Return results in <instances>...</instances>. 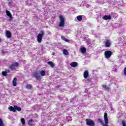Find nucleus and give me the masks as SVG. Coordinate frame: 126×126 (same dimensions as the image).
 Wrapping results in <instances>:
<instances>
[{
	"mask_svg": "<svg viewBox=\"0 0 126 126\" xmlns=\"http://www.w3.org/2000/svg\"><path fill=\"white\" fill-rule=\"evenodd\" d=\"M103 88L104 89V90H109V89H110V88L109 87L106 86H103Z\"/></svg>",
	"mask_w": 126,
	"mask_h": 126,
	"instance_id": "nucleus-27",
	"label": "nucleus"
},
{
	"mask_svg": "<svg viewBox=\"0 0 126 126\" xmlns=\"http://www.w3.org/2000/svg\"><path fill=\"white\" fill-rule=\"evenodd\" d=\"M21 122L22 125H25V120L24 119V118H22L21 119Z\"/></svg>",
	"mask_w": 126,
	"mask_h": 126,
	"instance_id": "nucleus-26",
	"label": "nucleus"
},
{
	"mask_svg": "<svg viewBox=\"0 0 126 126\" xmlns=\"http://www.w3.org/2000/svg\"><path fill=\"white\" fill-rule=\"evenodd\" d=\"M17 78H14L12 81L13 86H16L17 84Z\"/></svg>",
	"mask_w": 126,
	"mask_h": 126,
	"instance_id": "nucleus-13",
	"label": "nucleus"
},
{
	"mask_svg": "<svg viewBox=\"0 0 126 126\" xmlns=\"http://www.w3.org/2000/svg\"><path fill=\"white\" fill-rule=\"evenodd\" d=\"M60 23L59 24V27H63L64 26V17L63 16H60Z\"/></svg>",
	"mask_w": 126,
	"mask_h": 126,
	"instance_id": "nucleus-3",
	"label": "nucleus"
},
{
	"mask_svg": "<svg viewBox=\"0 0 126 126\" xmlns=\"http://www.w3.org/2000/svg\"><path fill=\"white\" fill-rule=\"evenodd\" d=\"M28 124L29 126H32L33 125V120L31 119L30 121H28Z\"/></svg>",
	"mask_w": 126,
	"mask_h": 126,
	"instance_id": "nucleus-24",
	"label": "nucleus"
},
{
	"mask_svg": "<svg viewBox=\"0 0 126 126\" xmlns=\"http://www.w3.org/2000/svg\"><path fill=\"white\" fill-rule=\"evenodd\" d=\"M15 111L16 112V111H21L22 109L20 108V107H18V106H17L16 105H15Z\"/></svg>",
	"mask_w": 126,
	"mask_h": 126,
	"instance_id": "nucleus-19",
	"label": "nucleus"
},
{
	"mask_svg": "<svg viewBox=\"0 0 126 126\" xmlns=\"http://www.w3.org/2000/svg\"><path fill=\"white\" fill-rule=\"evenodd\" d=\"M105 47H106V48L111 47V41L110 40H106L105 42Z\"/></svg>",
	"mask_w": 126,
	"mask_h": 126,
	"instance_id": "nucleus-8",
	"label": "nucleus"
},
{
	"mask_svg": "<svg viewBox=\"0 0 126 126\" xmlns=\"http://www.w3.org/2000/svg\"><path fill=\"white\" fill-rule=\"evenodd\" d=\"M104 120L105 124L103 123V121L101 120V119H98V122L102 124V126H109V125H108L109 124V121H108V114L107 113H105L104 114Z\"/></svg>",
	"mask_w": 126,
	"mask_h": 126,
	"instance_id": "nucleus-1",
	"label": "nucleus"
},
{
	"mask_svg": "<svg viewBox=\"0 0 126 126\" xmlns=\"http://www.w3.org/2000/svg\"><path fill=\"white\" fill-rule=\"evenodd\" d=\"M48 64H49V65H50L52 67H54V66H55V64H54V63L52 62H48Z\"/></svg>",
	"mask_w": 126,
	"mask_h": 126,
	"instance_id": "nucleus-23",
	"label": "nucleus"
},
{
	"mask_svg": "<svg viewBox=\"0 0 126 126\" xmlns=\"http://www.w3.org/2000/svg\"><path fill=\"white\" fill-rule=\"evenodd\" d=\"M6 13L7 16L10 17V18H12V15H11V13H10V12H9V11L6 10Z\"/></svg>",
	"mask_w": 126,
	"mask_h": 126,
	"instance_id": "nucleus-15",
	"label": "nucleus"
},
{
	"mask_svg": "<svg viewBox=\"0 0 126 126\" xmlns=\"http://www.w3.org/2000/svg\"><path fill=\"white\" fill-rule=\"evenodd\" d=\"M52 55H53V56H55V53L53 52V53H52Z\"/></svg>",
	"mask_w": 126,
	"mask_h": 126,
	"instance_id": "nucleus-33",
	"label": "nucleus"
},
{
	"mask_svg": "<svg viewBox=\"0 0 126 126\" xmlns=\"http://www.w3.org/2000/svg\"><path fill=\"white\" fill-rule=\"evenodd\" d=\"M77 19L78 20V21H81L82 20V16L79 15L77 17Z\"/></svg>",
	"mask_w": 126,
	"mask_h": 126,
	"instance_id": "nucleus-22",
	"label": "nucleus"
},
{
	"mask_svg": "<svg viewBox=\"0 0 126 126\" xmlns=\"http://www.w3.org/2000/svg\"><path fill=\"white\" fill-rule=\"evenodd\" d=\"M34 77H35V78L37 79L38 80H40L41 79V76L39 74L37 73H35L34 74Z\"/></svg>",
	"mask_w": 126,
	"mask_h": 126,
	"instance_id": "nucleus-10",
	"label": "nucleus"
},
{
	"mask_svg": "<svg viewBox=\"0 0 126 126\" xmlns=\"http://www.w3.org/2000/svg\"><path fill=\"white\" fill-rule=\"evenodd\" d=\"M66 120L67 122H71L72 121V118L70 116H67L66 117Z\"/></svg>",
	"mask_w": 126,
	"mask_h": 126,
	"instance_id": "nucleus-18",
	"label": "nucleus"
},
{
	"mask_svg": "<svg viewBox=\"0 0 126 126\" xmlns=\"http://www.w3.org/2000/svg\"><path fill=\"white\" fill-rule=\"evenodd\" d=\"M26 88L27 89H32V85L27 84L26 85Z\"/></svg>",
	"mask_w": 126,
	"mask_h": 126,
	"instance_id": "nucleus-17",
	"label": "nucleus"
},
{
	"mask_svg": "<svg viewBox=\"0 0 126 126\" xmlns=\"http://www.w3.org/2000/svg\"><path fill=\"white\" fill-rule=\"evenodd\" d=\"M61 39L63 41H65V42H69V40L64 36H61Z\"/></svg>",
	"mask_w": 126,
	"mask_h": 126,
	"instance_id": "nucleus-21",
	"label": "nucleus"
},
{
	"mask_svg": "<svg viewBox=\"0 0 126 126\" xmlns=\"http://www.w3.org/2000/svg\"><path fill=\"white\" fill-rule=\"evenodd\" d=\"M8 4H9V5H12V2H9L8 3Z\"/></svg>",
	"mask_w": 126,
	"mask_h": 126,
	"instance_id": "nucleus-32",
	"label": "nucleus"
},
{
	"mask_svg": "<svg viewBox=\"0 0 126 126\" xmlns=\"http://www.w3.org/2000/svg\"><path fill=\"white\" fill-rule=\"evenodd\" d=\"M86 125L89 126H95V122L91 119H86Z\"/></svg>",
	"mask_w": 126,
	"mask_h": 126,
	"instance_id": "nucleus-4",
	"label": "nucleus"
},
{
	"mask_svg": "<svg viewBox=\"0 0 126 126\" xmlns=\"http://www.w3.org/2000/svg\"><path fill=\"white\" fill-rule=\"evenodd\" d=\"M112 52L111 51H106L104 52V55L106 59H109L112 56Z\"/></svg>",
	"mask_w": 126,
	"mask_h": 126,
	"instance_id": "nucleus-5",
	"label": "nucleus"
},
{
	"mask_svg": "<svg viewBox=\"0 0 126 126\" xmlns=\"http://www.w3.org/2000/svg\"><path fill=\"white\" fill-rule=\"evenodd\" d=\"M83 75L85 79H87L88 76H89V72H88V70L85 71Z\"/></svg>",
	"mask_w": 126,
	"mask_h": 126,
	"instance_id": "nucleus-7",
	"label": "nucleus"
},
{
	"mask_svg": "<svg viewBox=\"0 0 126 126\" xmlns=\"http://www.w3.org/2000/svg\"><path fill=\"white\" fill-rule=\"evenodd\" d=\"M63 54L64 55V56H68V55H69L68 51L66 49L63 50Z\"/></svg>",
	"mask_w": 126,
	"mask_h": 126,
	"instance_id": "nucleus-16",
	"label": "nucleus"
},
{
	"mask_svg": "<svg viewBox=\"0 0 126 126\" xmlns=\"http://www.w3.org/2000/svg\"><path fill=\"white\" fill-rule=\"evenodd\" d=\"M124 73L125 76H126V67H125L124 70Z\"/></svg>",
	"mask_w": 126,
	"mask_h": 126,
	"instance_id": "nucleus-31",
	"label": "nucleus"
},
{
	"mask_svg": "<svg viewBox=\"0 0 126 126\" xmlns=\"http://www.w3.org/2000/svg\"><path fill=\"white\" fill-rule=\"evenodd\" d=\"M8 109L11 112H14V113H15L16 112L15 106H14V107L12 106H10L8 107Z\"/></svg>",
	"mask_w": 126,
	"mask_h": 126,
	"instance_id": "nucleus-11",
	"label": "nucleus"
},
{
	"mask_svg": "<svg viewBox=\"0 0 126 126\" xmlns=\"http://www.w3.org/2000/svg\"><path fill=\"white\" fill-rule=\"evenodd\" d=\"M80 51L81 52V53H82L83 54L85 53V52H86V48H84V47H82L80 49Z\"/></svg>",
	"mask_w": 126,
	"mask_h": 126,
	"instance_id": "nucleus-20",
	"label": "nucleus"
},
{
	"mask_svg": "<svg viewBox=\"0 0 126 126\" xmlns=\"http://www.w3.org/2000/svg\"><path fill=\"white\" fill-rule=\"evenodd\" d=\"M122 123L123 126H126V121L123 120Z\"/></svg>",
	"mask_w": 126,
	"mask_h": 126,
	"instance_id": "nucleus-30",
	"label": "nucleus"
},
{
	"mask_svg": "<svg viewBox=\"0 0 126 126\" xmlns=\"http://www.w3.org/2000/svg\"><path fill=\"white\" fill-rule=\"evenodd\" d=\"M45 73H46V72L42 70L40 72V75H41V76H45Z\"/></svg>",
	"mask_w": 126,
	"mask_h": 126,
	"instance_id": "nucleus-25",
	"label": "nucleus"
},
{
	"mask_svg": "<svg viewBox=\"0 0 126 126\" xmlns=\"http://www.w3.org/2000/svg\"><path fill=\"white\" fill-rule=\"evenodd\" d=\"M17 66H18V63H15L10 66V68L12 70H14V69H15V68L17 67Z\"/></svg>",
	"mask_w": 126,
	"mask_h": 126,
	"instance_id": "nucleus-6",
	"label": "nucleus"
},
{
	"mask_svg": "<svg viewBox=\"0 0 126 126\" xmlns=\"http://www.w3.org/2000/svg\"><path fill=\"white\" fill-rule=\"evenodd\" d=\"M2 75H3V76H6L7 75V72L3 71L2 72Z\"/></svg>",
	"mask_w": 126,
	"mask_h": 126,
	"instance_id": "nucleus-28",
	"label": "nucleus"
},
{
	"mask_svg": "<svg viewBox=\"0 0 126 126\" xmlns=\"http://www.w3.org/2000/svg\"><path fill=\"white\" fill-rule=\"evenodd\" d=\"M111 18H112V16L110 15L109 16L105 15L103 17V19H104V20H108L109 19H111Z\"/></svg>",
	"mask_w": 126,
	"mask_h": 126,
	"instance_id": "nucleus-12",
	"label": "nucleus"
},
{
	"mask_svg": "<svg viewBox=\"0 0 126 126\" xmlns=\"http://www.w3.org/2000/svg\"><path fill=\"white\" fill-rule=\"evenodd\" d=\"M70 64L72 67H76L77 66V63L76 62H72Z\"/></svg>",
	"mask_w": 126,
	"mask_h": 126,
	"instance_id": "nucleus-14",
	"label": "nucleus"
},
{
	"mask_svg": "<svg viewBox=\"0 0 126 126\" xmlns=\"http://www.w3.org/2000/svg\"><path fill=\"white\" fill-rule=\"evenodd\" d=\"M6 36L7 38H8L9 39H10L11 38V32L9 31H6Z\"/></svg>",
	"mask_w": 126,
	"mask_h": 126,
	"instance_id": "nucleus-9",
	"label": "nucleus"
},
{
	"mask_svg": "<svg viewBox=\"0 0 126 126\" xmlns=\"http://www.w3.org/2000/svg\"><path fill=\"white\" fill-rule=\"evenodd\" d=\"M45 35V32L44 31H41L40 33H39L37 35V40L38 43H41L42 42V39L43 38V36Z\"/></svg>",
	"mask_w": 126,
	"mask_h": 126,
	"instance_id": "nucleus-2",
	"label": "nucleus"
},
{
	"mask_svg": "<svg viewBox=\"0 0 126 126\" xmlns=\"http://www.w3.org/2000/svg\"><path fill=\"white\" fill-rule=\"evenodd\" d=\"M3 121H2V120L0 119V126H3Z\"/></svg>",
	"mask_w": 126,
	"mask_h": 126,
	"instance_id": "nucleus-29",
	"label": "nucleus"
}]
</instances>
